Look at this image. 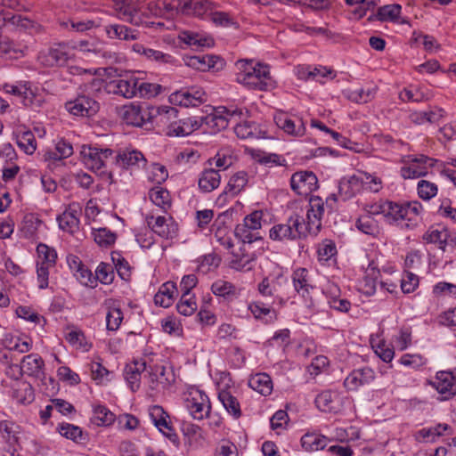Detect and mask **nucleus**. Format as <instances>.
I'll list each match as a JSON object with an SVG mask.
<instances>
[{
	"label": "nucleus",
	"instance_id": "a878e982",
	"mask_svg": "<svg viewBox=\"0 0 456 456\" xmlns=\"http://www.w3.org/2000/svg\"><path fill=\"white\" fill-rule=\"evenodd\" d=\"M218 399L228 413H230L233 418L239 419L241 416L240 403L230 391L221 390L218 393Z\"/></svg>",
	"mask_w": 456,
	"mask_h": 456
},
{
	"label": "nucleus",
	"instance_id": "58836bf2",
	"mask_svg": "<svg viewBox=\"0 0 456 456\" xmlns=\"http://www.w3.org/2000/svg\"><path fill=\"white\" fill-rule=\"evenodd\" d=\"M192 133L191 126H189L188 118L172 122L167 126V134L169 136H186Z\"/></svg>",
	"mask_w": 456,
	"mask_h": 456
},
{
	"label": "nucleus",
	"instance_id": "7ed1b4c3",
	"mask_svg": "<svg viewBox=\"0 0 456 456\" xmlns=\"http://www.w3.org/2000/svg\"><path fill=\"white\" fill-rule=\"evenodd\" d=\"M305 224L303 216L298 214L290 216L286 223L273 225L269 236L273 240H296L304 237Z\"/></svg>",
	"mask_w": 456,
	"mask_h": 456
},
{
	"label": "nucleus",
	"instance_id": "2f4dec72",
	"mask_svg": "<svg viewBox=\"0 0 456 456\" xmlns=\"http://www.w3.org/2000/svg\"><path fill=\"white\" fill-rule=\"evenodd\" d=\"M276 124L279 127L283 129L286 133L297 136L303 135L305 131V127L304 123L300 120V125L297 128H296V125L294 121L290 118H288L285 116H281L277 118Z\"/></svg>",
	"mask_w": 456,
	"mask_h": 456
},
{
	"label": "nucleus",
	"instance_id": "ddd939ff",
	"mask_svg": "<svg viewBox=\"0 0 456 456\" xmlns=\"http://www.w3.org/2000/svg\"><path fill=\"white\" fill-rule=\"evenodd\" d=\"M214 10V4L208 0H188L181 6V14L203 17Z\"/></svg>",
	"mask_w": 456,
	"mask_h": 456
},
{
	"label": "nucleus",
	"instance_id": "c03bdc74",
	"mask_svg": "<svg viewBox=\"0 0 456 456\" xmlns=\"http://www.w3.org/2000/svg\"><path fill=\"white\" fill-rule=\"evenodd\" d=\"M38 257L42 259L40 265L53 266L56 263L57 253L54 248L48 247L45 244L40 243L37 247Z\"/></svg>",
	"mask_w": 456,
	"mask_h": 456
},
{
	"label": "nucleus",
	"instance_id": "2eb2a0df",
	"mask_svg": "<svg viewBox=\"0 0 456 456\" xmlns=\"http://www.w3.org/2000/svg\"><path fill=\"white\" fill-rule=\"evenodd\" d=\"M104 30L110 39L134 41L137 40L140 37L138 30L128 28L123 24H109L104 27Z\"/></svg>",
	"mask_w": 456,
	"mask_h": 456
},
{
	"label": "nucleus",
	"instance_id": "c756f323",
	"mask_svg": "<svg viewBox=\"0 0 456 456\" xmlns=\"http://www.w3.org/2000/svg\"><path fill=\"white\" fill-rule=\"evenodd\" d=\"M234 235L243 243H252L262 240V236L259 232L251 230L248 226H245L241 224L236 225L234 230Z\"/></svg>",
	"mask_w": 456,
	"mask_h": 456
},
{
	"label": "nucleus",
	"instance_id": "774afa93",
	"mask_svg": "<svg viewBox=\"0 0 456 456\" xmlns=\"http://www.w3.org/2000/svg\"><path fill=\"white\" fill-rule=\"evenodd\" d=\"M67 341L73 345L77 346L79 348L88 350L86 337L81 330H71L66 335Z\"/></svg>",
	"mask_w": 456,
	"mask_h": 456
},
{
	"label": "nucleus",
	"instance_id": "49530a36",
	"mask_svg": "<svg viewBox=\"0 0 456 456\" xmlns=\"http://www.w3.org/2000/svg\"><path fill=\"white\" fill-rule=\"evenodd\" d=\"M179 314L184 316L191 315L197 309V304L193 296L182 294L181 299L176 305Z\"/></svg>",
	"mask_w": 456,
	"mask_h": 456
},
{
	"label": "nucleus",
	"instance_id": "a18cd8bd",
	"mask_svg": "<svg viewBox=\"0 0 456 456\" xmlns=\"http://www.w3.org/2000/svg\"><path fill=\"white\" fill-rule=\"evenodd\" d=\"M257 126L249 121L237 124L234 126V133L240 139L254 138L256 136Z\"/></svg>",
	"mask_w": 456,
	"mask_h": 456
},
{
	"label": "nucleus",
	"instance_id": "f8f14e48",
	"mask_svg": "<svg viewBox=\"0 0 456 456\" xmlns=\"http://www.w3.org/2000/svg\"><path fill=\"white\" fill-rule=\"evenodd\" d=\"M364 179L361 178L355 175H351L349 177H343L339 181L338 183V196L343 200L346 201L354 196L357 192H359L363 184Z\"/></svg>",
	"mask_w": 456,
	"mask_h": 456
},
{
	"label": "nucleus",
	"instance_id": "f704fd0d",
	"mask_svg": "<svg viewBox=\"0 0 456 456\" xmlns=\"http://www.w3.org/2000/svg\"><path fill=\"white\" fill-rule=\"evenodd\" d=\"M18 146L27 154H33L37 149L35 135L31 131H25L17 136Z\"/></svg>",
	"mask_w": 456,
	"mask_h": 456
},
{
	"label": "nucleus",
	"instance_id": "9b49d317",
	"mask_svg": "<svg viewBox=\"0 0 456 456\" xmlns=\"http://www.w3.org/2000/svg\"><path fill=\"white\" fill-rule=\"evenodd\" d=\"M315 405L322 411L338 413L342 410V398L338 392L323 391L316 396Z\"/></svg>",
	"mask_w": 456,
	"mask_h": 456
},
{
	"label": "nucleus",
	"instance_id": "f3484780",
	"mask_svg": "<svg viewBox=\"0 0 456 456\" xmlns=\"http://www.w3.org/2000/svg\"><path fill=\"white\" fill-rule=\"evenodd\" d=\"M373 379L374 372L370 368L354 370L345 379L344 385L347 389L354 390L359 386L369 383Z\"/></svg>",
	"mask_w": 456,
	"mask_h": 456
},
{
	"label": "nucleus",
	"instance_id": "473e14b6",
	"mask_svg": "<svg viewBox=\"0 0 456 456\" xmlns=\"http://www.w3.org/2000/svg\"><path fill=\"white\" fill-rule=\"evenodd\" d=\"M59 226L61 230L73 232L78 227L79 219L77 216L76 211H64L57 218Z\"/></svg>",
	"mask_w": 456,
	"mask_h": 456
},
{
	"label": "nucleus",
	"instance_id": "6e6d98bb",
	"mask_svg": "<svg viewBox=\"0 0 456 456\" xmlns=\"http://www.w3.org/2000/svg\"><path fill=\"white\" fill-rule=\"evenodd\" d=\"M137 87V95L139 94L141 97L146 98H151L158 95L161 90V86L159 85L142 82L140 81L139 78Z\"/></svg>",
	"mask_w": 456,
	"mask_h": 456
},
{
	"label": "nucleus",
	"instance_id": "8fccbe9b",
	"mask_svg": "<svg viewBox=\"0 0 456 456\" xmlns=\"http://www.w3.org/2000/svg\"><path fill=\"white\" fill-rule=\"evenodd\" d=\"M307 224H305V231L303 238H305L307 234L316 235L322 227L321 218L318 215H315L314 209L307 210Z\"/></svg>",
	"mask_w": 456,
	"mask_h": 456
},
{
	"label": "nucleus",
	"instance_id": "4d7b16f0",
	"mask_svg": "<svg viewBox=\"0 0 456 456\" xmlns=\"http://www.w3.org/2000/svg\"><path fill=\"white\" fill-rule=\"evenodd\" d=\"M419 196L423 200H430L437 193V186L426 180H421L418 183Z\"/></svg>",
	"mask_w": 456,
	"mask_h": 456
},
{
	"label": "nucleus",
	"instance_id": "680f3d73",
	"mask_svg": "<svg viewBox=\"0 0 456 456\" xmlns=\"http://www.w3.org/2000/svg\"><path fill=\"white\" fill-rule=\"evenodd\" d=\"M184 91L186 92V100L191 102V106H198L206 101V94L201 88L191 87Z\"/></svg>",
	"mask_w": 456,
	"mask_h": 456
},
{
	"label": "nucleus",
	"instance_id": "864d4df0",
	"mask_svg": "<svg viewBox=\"0 0 456 456\" xmlns=\"http://www.w3.org/2000/svg\"><path fill=\"white\" fill-rule=\"evenodd\" d=\"M401 12V6L399 4H389L379 8L376 19L379 20H386L387 19L395 20L398 17Z\"/></svg>",
	"mask_w": 456,
	"mask_h": 456
},
{
	"label": "nucleus",
	"instance_id": "cd10ccee",
	"mask_svg": "<svg viewBox=\"0 0 456 456\" xmlns=\"http://www.w3.org/2000/svg\"><path fill=\"white\" fill-rule=\"evenodd\" d=\"M59 432L62 436L73 440L77 444H84L88 440V436L84 433L82 429L72 424H61L59 428Z\"/></svg>",
	"mask_w": 456,
	"mask_h": 456
},
{
	"label": "nucleus",
	"instance_id": "4be33fe9",
	"mask_svg": "<svg viewBox=\"0 0 456 456\" xmlns=\"http://www.w3.org/2000/svg\"><path fill=\"white\" fill-rule=\"evenodd\" d=\"M219 171L210 168L204 170L199 179V187L204 192H210L220 184Z\"/></svg>",
	"mask_w": 456,
	"mask_h": 456
},
{
	"label": "nucleus",
	"instance_id": "5701e85b",
	"mask_svg": "<svg viewBox=\"0 0 456 456\" xmlns=\"http://www.w3.org/2000/svg\"><path fill=\"white\" fill-rule=\"evenodd\" d=\"M43 366V359L37 354H30L23 357L20 370L29 376L39 377L42 373Z\"/></svg>",
	"mask_w": 456,
	"mask_h": 456
},
{
	"label": "nucleus",
	"instance_id": "37998d69",
	"mask_svg": "<svg viewBox=\"0 0 456 456\" xmlns=\"http://www.w3.org/2000/svg\"><path fill=\"white\" fill-rule=\"evenodd\" d=\"M376 94V88H359L355 90H352L348 93V99L352 102H355L357 103H366L371 101Z\"/></svg>",
	"mask_w": 456,
	"mask_h": 456
},
{
	"label": "nucleus",
	"instance_id": "bb28decb",
	"mask_svg": "<svg viewBox=\"0 0 456 456\" xmlns=\"http://www.w3.org/2000/svg\"><path fill=\"white\" fill-rule=\"evenodd\" d=\"M248 384L250 387L263 395H268L273 391V381L266 373L256 374L249 379Z\"/></svg>",
	"mask_w": 456,
	"mask_h": 456
},
{
	"label": "nucleus",
	"instance_id": "0eeeda50",
	"mask_svg": "<svg viewBox=\"0 0 456 456\" xmlns=\"http://www.w3.org/2000/svg\"><path fill=\"white\" fill-rule=\"evenodd\" d=\"M290 187L298 195L307 196L318 188V179L312 171H298L290 178Z\"/></svg>",
	"mask_w": 456,
	"mask_h": 456
},
{
	"label": "nucleus",
	"instance_id": "f257e3e1",
	"mask_svg": "<svg viewBox=\"0 0 456 456\" xmlns=\"http://www.w3.org/2000/svg\"><path fill=\"white\" fill-rule=\"evenodd\" d=\"M236 80L251 89L267 91L273 88V80L270 76L269 66L254 64L252 61L239 60L236 62Z\"/></svg>",
	"mask_w": 456,
	"mask_h": 456
},
{
	"label": "nucleus",
	"instance_id": "e433bc0d",
	"mask_svg": "<svg viewBox=\"0 0 456 456\" xmlns=\"http://www.w3.org/2000/svg\"><path fill=\"white\" fill-rule=\"evenodd\" d=\"M41 225L42 221L36 215L28 214L23 218L21 231L24 232L25 237L31 238Z\"/></svg>",
	"mask_w": 456,
	"mask_h": 456
},
{
	"label": "nucleus",
	"instance_id": "0e129e2a",
	"mask_svg": "<svg viewBox=\"0 0 456 456\" xmlns=\"http://www.w3.org/2000/svg\"><path fill=\"white\" fill-rule=\"evenodd\" d=\"M419 286V277L412 273H406L401 280V289L403 293H411Z\"/></svg>",
	"mask_w": 456,
	"mask_h": 456
},
{
	"label": "nucleus",
	"instance_id": "f03ea898",
	"mask_svg": "<svg viewBox=\"0 0 456 456\" xmlns=\"http://www.w3.org/2000/svg\"><path fill=\"white\" fill-rule=\"evenodd\" d=\"M103 81L100 78H93L92 82L86 84L84 88H80L81 93L77 96L65 104L66 110L75 116L92 117L100 110L99 102L90 96L91 91L100 90Z\"/></svg>",
	"mask_w": 456,
	"mask_h": 456
},
{
	"label": "nucleus",
	"instance_id": "09e8293b",
	"mask_svg": "<svg viewBox=\"0 0 456 456\" xmlns=\"http://www.w3.org/2000/svg\"><path fill=\"white\" fill-rule=\"evenodd\" d=\"M205 125L218 132L227 127L229 119L226 116L208 114L204 116Z\"/></svg>",
	"mask_w": 456,
	"mask_h": 456
},
{
	"label": "nucleus",
	"instance_id": "aec40b11",
	"mask_svg": "<svg viewBox=\"0 0 456 456\" xmlns=\"http://www.w3.org/2000/svg\"><path fill=\"white\" fill-rule=\"evenodd\" d=\"M81 154L84 159L85 165L94 172L100 171L104 167L102 156L97 152V147L86 146L82 147Z\"/></svg>",
	"mask_w": 456,
	"mask_h": 456
},
{
	"label": "nucleus",
	"instance_id": "052dcab7",
	"mask_svg": "<svg viewBox=\"0 0 456 456\" xmlns=\"http://www.w3.org/2000/svg\"><path fill=\"white\" fill-rule=\"evenodd\" d=\"M123 320V314L120 309L113 308L109 311L106 316L107 329L109 330H117Z\"/></svg>",
	"mask_w": 456,
	"mask_h": 456
},
{
	"label": "nucleus",
	"instance_id": "de8ad7c7",
	"mask_svg": "<svg viewBox=\"0 0 456 456\" xmlns=\"http://www.w3.org/2000/svg\"><path fill=\"white\" fill-rule=\"evenodd\" d=\"M399 98L403 102H420L428 100V96L422 91L421 88H404L400 92Z\"/></svg>",
	"mask_w": 456,
	"mask_h": 456
},
{
	"label": "nucleus",
	"instance_id": "6ab92c4d",
	"mask_svg": "<svg viewBox=\"0 0 456 456\" xmlns=\"http://www.w3.org/2000/svg\"><path fill=\"white\" fill-rule=\"evenodd\" d=\"M451 233L449 231L443 227L441 230L434 227H430L422 236V239L428 243L437 244L438 248L445 251L446 246L449 243V238Z\"/></svg>",
	"mask_w": 456,
	"mask_h": 456
},
{
	"label": "nucleus",
	"instance_id": "e2e57ef3",
	"mask_svg": "<svg viewBox=\"0 0 456 456\" xmlns=\"http://www.w3.org/2000/svg\"><path fill=\"white\" fill-rule=\"evenodd\" d=\"M77 275V279L82 284L89 286L91 288L96 286V278H94V275L92 273L90 270L86 268L80 263L78 265Z\"/></svg>",
	"mask_w": 456,
	"mask_h": 456
},
{
	"label": "nucleus",
	"instance_id": "a211bd4d",
	"mask_svg": "<svg viewBox=\"0 0 456 456\" xmlns=\"http://www.w3.org/2000/svg\"><path fill=\"white\" fill-rule=\"evenodd\" d=\"M118 13L123 20L133 25L139 26L142 23V19L139 15V9L134 0H124L118 7Z\"/></svg>",
	"mask_w": 456,
	"mask_h": 456
},
{
	"label": "nucleus",
	"instance_id": "1a4fd4ad",
	"mask_svg": "<svg viewBox=\"0 0 456 456\" xmlns=\"http://www.w3.org/2000/svg\"><path fill=\"white\" fill-rule=\"evenodd\" d=\"M148 226L151 230L166 240H172L178 234V224L173 220L172 217L166 218L165 216H150L146 219Z\"/></svg>",
	"mask_w": 456,
	"mask_h": 456
},
{
	"label": "nucleus",
	"instance_id": "423d86ee",
	"mask_svg": "<svg viewBox=\"0 0 456 456\" xmlns=\"http://www.w3.org/2000/svg\"><path fill=\"white\" fill-rule=\"evenodd\" d=\"M436 159L425 155L412 158L407 161V166L401 167L400 174L403 179H415L425 176L429 167H433Z\"/></svg>",
	"mask_w": 456,
	"mask_h": 456
},
{
	"label": "nucleus",
	"instance_id": "72a5a7b5",
	"mask_svg": "<svg viewBox=\"0 0 456 456\" xmlns=\"http://www.w3.org/2000/svg\"><path fill=\"white\" fill-rule=\"evenodd\" d=\"M73 154V147L71 143L61 139L55 145V151L47 152V157L50 159L61 160L67 159Z\"/></svg>",
	"mask_w": 456,
	"mask_h": 456
},
{
	"label": "nucleus",
	"instance_id": "4468645a",
	"mask_svg": "<svg viewBox=\"0 0 456 456\" xmlns=\"http://www.w3.org/2000/svg\"><path fill=\"white\" fill-rule=\"evenodd\" d=\"M146 161L143 154L137 150H124L115 157L116 164L123 168L144 167Z\"/></svg>",
	"mask_w": 456,
	"mask_h": 456
},
{
	"label": "nucleus",
	"instance_id": "3c124183",
	"mask_svg": "<svg viewBox=\"0 0 456 456\" xmlns=\"http://www.w3.org/2000/svg\"><path fill=\"white\" fill-rule=\"evenodd\" d=\"M150 199L156 206L160 208H164L166 205L170 206L169 192L163 188L157 187L151 190Z\"/></svg>",
	"mask_w": 456,
	"mask_h": 456
},
{
	"label": "nucleus",
	"instance_id": "c9c22d12",
	"mask_svg": "<svg viewBox=\"0 0 456 456\" xmlns=\"http://www.w3.org/2000/svg\"><path fill=\"white\" fill-rule=\"evenodd\" d=\"M94 241L101 247H110L116 241L117 235L107 228H99L93 232Z\"/></svg>",
	"mask_w": 456,
	"mask_h": 456
},
{
	"label": "nucleus",
	"instance_id": "412c9836",
	"mask_svg": "<svg viewBox=\"0 0 456 456\" xmlns=\"http://www.w3.org/2000/svg\"><path fill=\"white\" fill-rule=\"evenodd\" d=\"M146 368V363L135 362L133 364L126 365L125 368V379L133 392L140 387L141 373Z\"/></svg>",
	"mask_w": 456,
	"mask_h": 456
},
{
	"label": "nucleus",
	"instance_id": "6e6552de",
	"mask_svg": "<svg viewBox=\"0 0 456 456\" xmlns=\"http://www.w3.org/2000/svg\"><path fill=\"white\" fill-rule=\"evenodd\" d=\"M38 60L45 67L63 66L69 60V51L63 44H56L39 53Z\"/></svg>",
	"mask_w": 456,
	"mask_h": 456
},
{
	"label": "nucleus",
	"instance_id": "20e7f679",
	"mask_svg": "<svg viewBox=\"0 0 456 456\" xmlns=\"http://www.w3.org/2000/svg\"><path fill=\"white\" fill-rule=\"evenodd\" d=\"M421 209L422 206L418 201L404 202L403 204L393 202L390 217L394 221H407L405 226L412 228L417 224L418 216Z\"/></svg>",
	"mask_w": 456,
	"mask_h": 456
},
{
	"label": "nucleus",
	"instance_id": "ea45409f",
	"mask_svg": "<svg viewBox=\"0 0 456 456\" xmlns=\"http://www.w3.org/2000/svg\"><path fill=\"white\" fill-rule=\"evenodd\" d=\"M13 397L20 403H30L35 398L33 387L28 383H21L13 390Z\"/></svg>",
	"mask_w": 456,
	"mask_h": 456
},
{
	"label": "nucleus",
	"instance_id": "393cba45",
	"mask_svg": "<svg viewBox=\"0 0 456 456\" xmlns=\"http://www.w3.org/2000/svg\"><path fill=\"white\" fill-rule=\"evenodd\" d=\"M187 408L193 419L200 420L208 416L211 406L208 399L200 395V401L195 398L188 400Z\"/></svg>",
	"mask_w": 456,
	"mask_h": 456
},
{
	"label": "nucleus",
	"instance_id": "dca6fc26",
	"mask_svg": "<svg viewBox=\"0 0 456 456\" xmlns=\"http://www.w3.org/2000/svg\"><path fill=\"white\" fill-rule=\"evenodd\" d=\"M122 118L127 125L142 126L146 120L150 119L151 112L141 106L131 104L125 107Z\"/></svg>",
	"mask_w": 456,
	"mask_h": 456
},
{
	"label": "nucleus",
	"instance_id": "338daca9",
	"mask_svg": "<svg viewBox=\"0 0 456 456\" xmlns=\"http://www.w3.org/2000/svg\"><path fill=\"white\" fill-rule=\"evenodd\" d=\"M336 253V245L331 240L323 241L318 248V255L321 260L328 261Z\"/></svg>",
	"mask_w": 456,
	"mask_h": 456
},
{
	"label": "nucleus",
	"instance_id": "69168bd1",
	"mask_svg": "<svg viewBox=\"0 0 456 456\" xmlns=\"http://www.w3.org/2000/svg\"><path fill=\"white\" fill-rule=\"evenodd\" d=\"M211 20L218 26L231 27L236 26L237 23L229 16L227 12H210Z\"/></svg>",
	"mask_w": 456,
	"mask_h": 456
},
{
	"label": "nucleus",
	"instance_id": "79ce46f5",
	"mask_svg": "<svg viewBox=\"0 0 456 456\" xmlns=\"http://www.w3.org/2000/svg\"><path fill=\"white\" fill-rule=\"evenodd\" d=\"M248 183V174L244 171H240L233 175L227 184V191L232 192L233 195L238 194Z\"/></svg>",
	"mask_w": 456,
	"mask_h": 456
},
{
	"label": "nucleus",
	"instance_id": "39448f33",
	"mask_svg": "<svg viewBox=\"0 0 456 456\" xmlns=\"http://www.w3.org/2000/svg\"><path fill=\"white\" fill-rule=\"evenodd\" d=\"M138 77L134 75H126L106 83L105 90L108 94L121 95L130 99L137 95Z\"/></svg>",
	"mask_w": 456,
	"mask_h": 456
},
{
	"label": "nucleus",
	"instance_id": "5fc2aeb1",
	"mask_svg": "<svg viewBox=\"0 0 456 456\" xmlns=\"http://www.w3.org/2000/svg\"><path fill=\"white\" fill-rule=\"evenodd\" d=\"M211 290L216 296L226 297L235 293V287L231 282L218 280L212 284Z\"/></svg>",
	"mask_w": 456,
	"mask_h": 456
},
{
	"label": "nucleus",
	"instance_id": "a19ab883",
	"mask_svg": "<svg viewBox=\"0 0 456 456\" xmlns=\"http://www.w3.org/2000/svg\"><path fill=\"white\" fill-rule=\"evenodd\" d=\"M111 260L121 279L127 281L130 277V266L128 262L122 256L118 251L111 252Z\"/></svg>",
	"mask_w": 456,
	"mask_h": 456
},
{
	"label": "nucleus",
	"instance_id": "603ef678",
	"mask_svg": "<svg viewBox=\"0 0 456 456\" xmlns=\"http://www.w3.org/2000/svg\"><path fill=\"white\" fill-rule=\"evenodd\" d=\"M94 278L96 281H100L103 284L111 283L114 279L113 268L108 264L101 263L95 271Z\"/></svg>",
	"mask_w": 456,
	"mask_h": 456
},
{
	"label": "nucleus",
	"instance_id": "9d476101",
	"mask_svg": "<svg viewBox=\"0 0 456 456\" xmlns=\"http://www.w3.org/2000/svg\"><path fill=\"white\" fill-rule=\"evenodd\" d=\"M431 385L441 395V400H449L456 395L455 376L452 371H438Z\"/></svg>",
	"mask_w": 456,
	"mask_h": 456
},
{
	"label": "nucleus",
	"instance_id": "7c9ffc66",
	"mask_svg": "<svg viewBox=\"0 0 456 456\" xmlns=\"http://www.w3.org/2000/svg\"><path fill=\"white\" fill-rule=\"evenodd\" d=\"M115 420V415L105 406L94 407V422L98 426H109Z\"/></svg>",
	"mask_w": 456,
	"mask_h": 456
},
{
	"label": "nucleus",
	"instance_id": "4c0bfd02",
	"mask_svg": "<svg viewBox=\"0 0 456 456\" xmlns=\"http://www.w3.org/2000/svg\"><path fill=\"white\" fill-rule=\"evenodd\" d=\"M355 225L359 231L368 235H375L379 232L378 224L370 215L360 216Z\"/></svg>",
	"mask_w": 456,
	"mask_h": 456
},
{
	"label": "nucleus",
	"instance_id": "c85d7f7f",
	"mask_svg": "<svg viewBox=\"0 0 456 456\" xmlns=\"http://www.w3.org/2000/svg\"><path fill=\"white\" fill-rule=\"evenodd\" d=\"M301 444L306 451L322 450L327 445V438L315 433H307L302 436Z\"/></svg>",
	"mask_w": 456,
	"mask_h": 456
},
{
	"label": "nucleus",
	"instance_id": "13d9d810",
	"mask_svg": "<svg viewBox=\"0 0 456 456\" xmlns=\"http://www.w3.org/2000/svg\"><path fill=\"white\" fill-rule=\"evenodd\" d=\"M208 54L187 56L185 58V63L187 66L191 67L195 69L206 71L209 69V64L207 62Z\"/></svg>",
	"mask_w": 456,
	"mask_h": 456
},
{
	"label": "nucleus",
	"instance_id": "bf43d9fd",
	"mask_svg": "<svg viewBox=\"0 0 456 456\" xmlns=\"http://www.w3.org/2000/svg\"><path fill=\"white\" fill-rule=\"evenodd\" d=\"M249 309L256 319L269 315V319H266L265 322H272L273 316L270 315L271 307L268 304L263 302H255L249 305Z\"/></svg>",
	"mask_w": 456,
	"mask_h": 456
},
{
	"label": "nucleus",
	"instance_id": "b1692460",
	"mask_svg": "<svg viewBox=\"0 0 456 456\" xmlns=\"http://www.w3.org/2000/svg\"><path fill=\"white\" fill-rule=\"evenodd\" d=\"M292 281L296 291L303 297L309 295L310 289L313 287L309 284L308 271L305 268H298L293 272Z\"/></svg>",
	"mask_w": 456,
	"mask_h": 456
}]
</instances>
